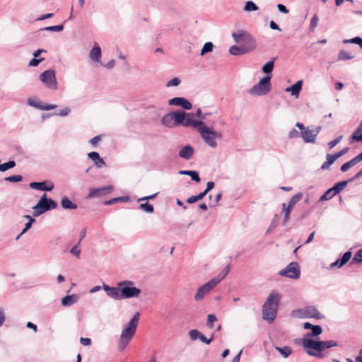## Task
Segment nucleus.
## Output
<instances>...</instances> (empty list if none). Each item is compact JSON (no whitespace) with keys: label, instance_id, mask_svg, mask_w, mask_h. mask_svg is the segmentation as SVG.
<instances>
[{"label":"nucleus","instance_id":"obj_1","mask_svg":"<svg viewBox=\"0 0 362 362\" xmlns=\"http://www.w3.org/2000/svg\"><path fill=\"white\" fill-rule=\"evenodd\" d=\"M281 296L275 291H272L267 297L262 306V317L268 322L274 320L277 315L278 306Z\"/></svg>","mask_w":362,"mask_h":362},{"label":"nucleus","instance_id":"obj_2","mask_svg":"<svg viewBox=\"0 0 362 362\" xmlns=\"http://www.w3.org/2000/svg\"><path fill=\"white\" fill-rule=\"evenodd\" d=\"M139 313L136 312L131 320L123 329L118 343V349L120 351L124 350L129 342L133 338L139 320Z\"/></svg>","mask_w":362,"mask_h":362},{"label":"nucleus","instance_id":"obj_3","mask_svg":"<svg viewBox=\"0 0 362 362\" xmlns=\"http://www.w3.org/2000/svg\"><path fill=\"white\" fill-rule=\"evenodd\" d=\"M198 132L204 142L211 148L217 146L216 139H221V132H216L212 127H207L205 124L198 128Z\"/></svg>","mask_w":362,"mask_h":362},{"label":"nucleus","instance_id":"obj_4","mask_svg":"<svg viewBox=\"0 0 362 362\" xmlns=\"http://www.w3.org/2000/svg\"><path fill=\"white\" fill-rule=\"evenodd\" d=\"M57 207V203L51 198L47 197L44 194L38 201L37 204L33 207V216L37 217L47 211L54 209Z\"/></svg>","mask_w":362,"mask_h":362},{"label":"nucleus","instance_id":"obj_5","mask_svg":"<svg viewBox=\"0 0 362 362\" xmlns=\"http://www.w3.org/2000/svg\"><path fill=\"white\" fill-rule=\"evenodd\" d=\"M303 346L306 349H312L320 352L325 349L337 346V342L334 340L316 341L311 339L303 337Z\"/></svg>","mask_w":362,"mask_h":362},{"label":"nucleus","instance_id":"obj_6","mask_svg":"<svg viewBox=\"0 0 362 362\" xmlns=\"http://www.w3.org/2000/svg\"><path fill=\"white\" fill-rule=\"evenodd\" d=\"M134 285V283L132 281H122L117 283V286L121 288L122 299L135 298L139 296L141 289Z\"/></svg>","mask_w":362,"mask_h":362},{"label":"nucleus","instance_id":"obj_7","mask_svg":"<svg viewBox=\"0 0 362 362\" xmlns=\"http://www.w3.org/2000/svg\"><path fill=\"white\" fill-rule=\"evenodd\" d=\"M271 78L272 75H266L249 90V93L253 95H264L268 93L272 88Z\"/></svg>","mask_w":362,"mask_h":362},{"label":"nucleus","instance_id":"obj_8","mask_svg":"<svg viewBox=\"0 0 362 362\" xmlns=\"http://www.w3.org/2000/svg\"><path fill=\"white\" fill-rule=\"evenodd\" d=\"M40 81L45 86L52 90H56L58 88V83L56 78L55 71L48 69L40 74L39 76Z\"/></svg>","mask_w":362,"mask_h":362},{"label":"nucleus","instance_id":"obj_9","mask_svg":"<svg viewBox=\"0 0 362 362\" xmlns=\"http://www.w3.org/2000/svg\"><path fill=\"white\" fill-rule=\"evenodd\" d=\"M302 198V194L298 193L293 195L289 200L288 206L282 204V213L284 214L283 226H285L290 218V214L297 202Z\"/></svg>","mask_w":362,"mask_h":362},{"label":"nucleus","instance_id":"obj_10","mask_svg":"<svg viewBox=\"0 0 362 362\" xmlns=\"http://www.w3.org/2000/svg\"><path fill=\"white\" fill-rule=\"evenodd\" d=\"M300 274V267L296 262H291L286 267V268L279 272V275L293 279L299 278Z\"/></svg>","mask_w":362,"mask_h":362},{"label":"nucleus","instance_id":"obj_11","mask_svg":"<svg viewBox=\"0 0 362 362\" xmlns=\"http://www.w3.org/2000/svg\"><path fill=\"white\" fill-rule=\"evenodd\" d=\"M218 284V279L214 280L211 279L208 282L204 284L203 286L199 287L197 293L194 295V300L196 301H199L204 298V297L208 294L214 288H215Z\"/></svg>","mask_w":362,"mask_h":362},{"label":"nucleus","instance_id":"obj_12","mask_svg":"<svg viewBox=\"0 0 362 362\" xmlns=\"http://www.w3.org/2000/svg\"><path fill=\"white\" fill-rule=\"evenodd\" d=\"M298 317L302 318H316L322 319L323 316L317 310L315 306H307L301 310H298Z\"/></svg>","mask_w":362,"mask_h":362},{"label":"nucleus","instance_id":"obj_13","mask_svg":"<svg viewBox=\"0 0 362 362\" xmlns=\"http://www.w3.org/2000/svg\"><path fill=\"white\" fill-rule=\"evenodd\" d=\"M113 190L112 185L105 186L99 188H92L89 190V193L87 195L88 199L94 197H100L104 195L110 194Z\"/></svg>","mask_w":362,"mask_h":362},{"label":"nucleus","instance_id":"obj_14","mask_svg":"<svg viewBox=\"0 0 362 362\" xmlns=\"http://www.w3.org/2000/svg\"><path fill=\"white\" fill-rule=\"evenodd\" d=\"M28 104L31 106L36 107L42 110H51L57 108V105L51 104H42L40 101L35 100V98H30L27 100Z\"/></svg>","mask_w":362,"mask_h":362},{"label":"nucleus","instance_id":"obj_15","mask_svg":"<svg viewBox=\"0 0 362 362\" xmlns=\"http://www.w3.org/2000/svg\"><path fill=\"white\" fill-rule=\"evenodd\" d=\"M168 105L180 106L185 110H191L192 105L191 103L182 97H175L168 100Z\"/></svg>","mask_w":362,"mask_h":362},{"label":"nucleus","instance_id":"obj_16","mask_svg":"<svg viewBox=\"0 0 362 362\" xmlns=\"http://www.w3.org/2000/svg\"><path fill=\"white\" fill-rule=\"evenodd\" d=\"M103 288L110 298L115 300L122 299L121 288L118 286L117 287H110L108 285L103 284Z\"/></svg>","mask_w":362,"mask_h":362},{"label":"nucleus","instance_id":"obj_17","mask_svg":"<svg viewBox=\"0 0 362 362\" xmlns=\"http://www.w3.org/2000/svg\"><path fill=\"white\" fill-rule=\"evenodd\" d=\"M247 53L250 52L256 49V42L255 38L247 33L243 39V45H241Z\"/></svg>","mask_w":362,"mask_h":362},{"label":"nucleus","instance_id":"obj_18","mask_svg":"<svg viewBox=\"0 0 362 362\" xmlns=\"http://www.w3.org/2000/svg\"><path fill=\"white\" fill-rule=\"evenodd\" d=\"M204 124V123L202 120L195 119V115L194 113H187L185 127H192L198 129L199 127Z\"/></svg>","mask_w":362,"mask_h":362},{"label":"nucleus","instance_id":"obj_19","mask_svg":"<svg viewBox=\"0 0 362 362\" xmlns=\"http://www.w3.org/2000/svg\"><path fill=\"white\" fill-rule=\"evenodd\" d=\"M31 189L41 190V191H51L54 189V184L50 183L47 185V181L44 182H33L29 184Z\"/></svg>","mask_w":362,"mask_h":362},{"label":"nucleus","instance_id":"obj_20","mask_svg":"<svg viewBox=\"0 0 362 362\" xmlns=\"http://www.w3.org/2000/svg\"><path fill=\"white\" fill-rule=\"evenodd\" d=\"M172 112L174 119V126L177 127L182 124L185 127L187 112L182 110L174 111Z\"/></svg>","mask_w":362,"mask_h":362},{"label":"nucleus","instance_id":"obj_21","mask_svg":"<svg viewBox=\"0 0 362 362\" xmlns=\"http://www.w3.org/2000/svg\"><path fill=\"white\" fill-rule=\"evenodd\" d=\"M194 152V148L190 145H186L179 151L178 156L180 158L188 160L192 158Z\"/></svg>","mask_w":362,"mask_h":362},{"label":"nucleus","instance_id":"obj_22","mask_svg":"<svg viewBox=\"0 0 362 362\" xmlns=\"http://www.w3.org/2000/svg\"><path fill=\"white\" fill-rule=\"evenodd\" d=\"M88 156L90 159H91L94 162L95 165L98 168H103L106 165L105 162L103 160V158H101L100 157V155L98 152H96V151L90 152L88 153Z\"/></svg>","mask_w":362,"mask_h":362},{"label":"nucleus","instance_id":"obj_23","mask_svg":"<svg viewBox=\"0 0 362 362\" xmlns=\"http://www.w3.org/2000/svg\"><path fill=\"white\" fill-rule=\"evenodd\" d=\"M78 300V296L75 294L67 295L62 299V305L68 307L74 305Z\"/></svg>","mask_w":362,"mask_h":362},{"label":"nucleus","instance_id":"obj_24","mask_svg":"<svg viewBox=\"0 0 362 362\" xmlns=\"http://www.w3.org/2000/svg\"><path fill=\"white\" fill-rule=\"evenodd\" d=\"M300 136L302 139H303L304 142L305 143H315V135L313 134L310 129L307 128L304 131H302L300 132Z\"/></svg>","mask_w":362,"mask_h":362},{"label":"nucleus","instance_id":"obj_25","mask_svg":"<svg viewBox=\"0 0 362 362\" xmlns=\"http://www.w3.org/2000/svg\"><path fill=\"white\" fill-rule=\"evenodd\" d=\"M302 84H303L302 81H298L296 83H294L291 86L287 88L286 89V91L291 92L293 95L298 98L299 95V93L302 88Z\"/></svg>","mask_w":362,"mask_h":362},{"label":"nucleus","instance_id":"obj_26","mask_svg":"<svg viewBox=\"0 0 362 362\" xmlns=\"http://www.w3.org/2000/svg\"><path fill=\"white\" fill-rule=\"evenodd\" d=\"M90 58L94 62H100L101 58V49L98 45H95L89 53Z\"/></svg>","mask_w":362,"mask_h":362},{"label":"nucleus","instance_id":"obj_27","mask_svg":"<svg viewBox=\"0 0 362 362\" xmlns=\"http://www.w3.org/2000/svg\"><path fill=\"white\" fill-rule=\"evenodd\" d=\"M161 122L167 127H175L173 112H171L165 115L161 119Z\"/></svg>","mask_w":362,"mask_h":362},{"label":"nucleus","instance_id":"obj_28","mask_svg":"<svg viewBox=\"0 0 362 362\" xmlns=\"http://www.w3.org/2000/svg\"><path fill=\"white\" fill-rule=\"evenodd\" d=\"M338 159L334 153H327L326 156V161L321 166L322 170H327L334 162Z\"/></svg>","mask_w":362,"mask_h":362},{"label":"nucleus","instance_id":"obj_29","mask_svg":"<svg viewBox=\"0 0 362 362\" xmlns=\"http://www.w3.org/2000/svg\"><path fill=\"white\" fill-rule=\"evenodd\" d=\"M247 34V33L244 30H239L237 32L233 33L232 37L236 43H243V39Z\"/></svg>","mask_w":362,"mask_h":362},{"label":"nucleus","instance_id":"obj_30","mask_svg":"<svg viewBox=\"0 0 362 362\" xmlns=\"http://www.w3.org/2000/svg\"><path fill=\"white\" fill-rule=\"evenodd\" d=\"M180 175H189V177H191L192 180L193 181H195L196 182H200V177L199 176V174L197 171L194 170H180L179 171Z\"/></svg>","mask_w":362,"mask_h":362},{"label":"nucleus","instance_id":"obj_31","mask_svg":"<svg viewBox=\"0 0 362 362\" xmlns=\"http://www.w3.org/2000/svg\"><path fill=\"white\" fill-rule=\"evenodd\" d=\"M354 141H362V121L361 122L358 128L354 131L352 136L350 139V142Z\"/></svg>","mask_w":362,"mask_h":362},{"label":"nucleus","instance_id":"obj_32","mask_svg":"<svg viewBox=\"0 0 362 362\" xmlns=\"http://www.w3.org/2000/svg\"><path fill=\"white\" fill-rule=\"evenodd\" d=\"M276 59V57L272 58L262 66V71L267 75H271L274 67V61Z\"/></svg>","mask_w":362,"mask_h":362},{"label":"nucleus","instance_id":"obj_33","mask_svg":"<svg viewBox=\"0 0 362 362\" xmlns=\"http://www.w3.org/2000/svg\"><path fill=\"white\" fill-rule=\"evenodd\" d=\"M229 52L230 54L234 55V56L245 54L247 53V52L245 51V49H244V47L242 45L231 46L229 49Z\"/></svg>","mask_w":362,"mask_h":362},{"label":"nucleus","instance_id":"obj_34","mask_svg":"<svg viewBox=\"0 0 362 362\" xmlns=\"http://www.w3.org/2000/svg\"><path fill=\"white\" fill-rule=\"evenodd\" d=\"M62 207L64 209H76L77 205L73 203L67 197H63L61 201Z\"/></svg>","mask_w":362,"mask_h":362},{"label":"nucleus","instance_id":"obj_35","mask_svg":"<svg viewBox=\"0 0 362 362\" xmlns=\"http://www.w3.org/2000/svg\"><path fill=\"white\" fill-rule=\"evenodd\" d=\"M311 329L312 332L307 333L304 337L310 339L312 337L318 336L322 332V329L320 325H314Z\"/></svg>","mask_w":362,"mask_h":362},{"label":"nucleus","instance_id":"obj_36","mask_svg":"<svg viewBox=\"0 0 362 362\" xmlns=\"http://www.w3.org/2000/svg\"><path fill=\"white\" fill-rule=\"evenodd\" d=\"M358 163V161L357 160L356 157H354V158H352L349 161L344 163L341 166V171L343 172V173L346 172L350 168L354 166Z\"/></svg>","mask_w":362,"mask_h":362},{"label":"nucleus","instance_id":"obj_37","mask_svg":"<svg viewBox=\"0 0 362 362\" xmlns=\"http://www.w3.org/2000/svg\"><path fill=\"white\" fill-rule=\"evenodd\" d=\"M350 182L351 181H349V180H344V181L336 183L332 187L333 191H335V193H337V194L339 193L347 186L348 183Z\"/></svg>","mask_w":362,"mask_h":362},{"label":"nucleus","instance_id":"obj_38","mask_svg":"<svg viewBox=\"0 0 362 362\" xmlns=\"http://www.w3.org/2000/svg\"><path fill=\"white\" fill-rule=\"evenodd\" d=\"M351 252L347 251L343 255L341 258L338 259L337 262L339 263V267H342L344 265H345L351 259Z\"/></svg>","mask_w":362,"mask_h":362},{"label":"nucleus","instance_id":"obj_39","mask_svg":"<svg viewBox=\"0 0 362 362\" xmlns=\"http://www.w3.org/2000/svg\"><path fill=\"white\" fill-rule=\"evenodd\" d=\"M337 193H335V191H333V188L331 187L329 189H327L320 198V201H327L331 199L334 196H335Z\"/></svg>","mask_w":362,"mask_h":362},{"label":"nucleus","instance_id":"obj_40","mask_svg":"<svg viewBox=\"0 0 362 362\" xmlns=\"http://www.w3.org/2000/svg\"><path fill=\"white\" fill-rule=\"evenodd\" d=\"M275 349L281 354L284 358H288L292 353V350L289 346L284 347L276 346Z\"/></svg>","mask_w":362,"mask_h":362},{"label":"nucleus","instance_id":"obj_41","mask_svg":"<svg viewBox=\"0 0 362 362\" xmlns=\"http://www.w3.org/2000/svg\"><path fill=\"white\" fill-rule=\"evenodd\" d=\"M15 166L16 162L14 160H9L8 162L0 164V172H5Z\"/></svg>","mask_w":362,"mask_h":362},{"label":"nucleus","instance_id":"obj_42","mask_svg":"<svg viewBox=\"0 0 362 362\" xmlns=\"http://www.w3.org/2000/svg\"><path fill=\"white\" fill-rule=\"evenodd\" d=\"M258 10V6L252 1L246 2L244 11L247 12L255 11Z\"/></svg>","mask_w":362,"mask_h":362},{"label":"nucleus","instance_id":"obj_43","mask_svg":"<svg viewBox=\"0 0 362 362\" xmlns=\"http://www.w3.org/2000/svg\"><path fill=\"white\" fill-rule=\"evenodd\" d=\"M354 58L353 55H351L345 50H340L338 54V60H348V59H352Z\"/></svg>","mask_w":362,"mask_h":362},{"label":"nucleus","instance_id":"obj_44","mask_svg":"<svg viewBox=\"0 0 362 362\" xmlns=\"http://www.w3.org/2000/svg\"><path fill=\"white\" fill-rule=\"evenodd\" d=\"M139 209L143 210L144 211H145L146 213H149V214L153 213V210H154L153 205H151V204H149L148 202L141 204L139 205Z\"/></svg>","mask_w":362,"mask_h":362},{"label":"nucleus","instance_id":"obj_45","mask_svg":"<svg viewBox=\"0 0 362 362\" xmlns=\"http://www.w3.org/2000/svg\"><path fill=\"white\" fill-rule=\"evenodd\" d=\"M214 45L211 42H206L201 51V55L203 56L206 53L210 52L213 50Z\"/></svg>","mask_w":362,"mask_h":362},{"label":"nucleus","instance_id":"obj_46","mask_svg":"<svg viewBox=\"0 0 362 362\" xmlns=\"http://www.w3.org/2000/svg\"><path fill=\"white\" fill-rule=\"evenodd\" d=\"M202 335V333H201L197 329H192L189 332V337L191 340H197L200 339L201 336Z\"/></svg>","mask_w":362,"mask_h":362},{"label":"nucleus","instance_id":"obj_47","mask_svg":"<svg viewBox=\"0 0 362 362\" xmlns=\"http://www.w3.org/2000/svg\"><path fill=\"white\" fill-rule=\"evenodd\" d=\"M344 44L354 43L358 45L362 48V38L361 37H355L351 39L344 40Z\"/></svg>","mask_w":362,"mask_h":362},{"label":"nucleus","instance_id":"obj_48","mask_svg":"<svg viewBox=\"0 0 362 362\" xmlns=\"http://www.w3.org/2000/svg\"><path fill=\"white\" fill-rule=\"evenodd\" d=\"M229 270H230V267H229V265H227L226 267V268L223 270V272L220 274H218L217 276L213 278V279L216 280V281H217V279H218V284H219L226 276Z\"/></svg>","mask_w":362,"mask_h":362},{"label":"nucleus","instance_id":"obj_49","mask_svg":"<svg viewBox=\"0 0 362 362\" xmlns=\"http://www.w3.org/2000/svg\"><path fill=\"white\" fill-rule=\"evenodd\" d=\"M63 29H64L63 25H57L45 27L42 30H47V31H52V32H60V31H62Z\"/></svg>","mask_w":362,"mask_h":362},{"label":"nucleus","instance_id":"obj_50","mask_svg":"<svg viewBox=\"0 0 362 362\" xmlns=\"http://www.w3.org/2000/svg\"><path fill=\"white\" fill-rule=\"evenodd\" d=\"M22 176L20 175H12L9 177H6L4 178L6 181L11 182H18L22 181Z\"/></svg>","mask_w":362,"mask_h":362},{"label":"nucleus","instance_id":"obj_51","mask_svg":"<svg viewBox=\"0 0 362 362\" xmlns=\"http://www.w3.org/2000/svg\"><path fill=\"white\" fill-rule=\"evenodd\" d=\"M217 321V318L214 314H209L207 316V326L209 328L213 327V323Z\"/></svg>","mask_w":362,"mask_h":362},{"label":"nucleus","instance_id":"obj_52","mask_svg":"<svg viewBox=\"0 0 362 362\" xmlns=\"http://www.w3.org/2000/svg\"><path fill=\"white\" fill-rule=\"evenodd\" d=\"M319 18L317 14H315L313 18H311L310 23V28L312 31L315 30V28L317 27L318 24Z\"/></svg>","mask_w":362,"mask_h":362},{"label":"nucleus","instance_id":"obj_53","mask_svg":"<svg viewBox=\"0 0 362 362\" xmlns=\"http://www.w3.org/2000/svg\"><path fill=\"white\" fill-rule=\"evenodd\" d=\"M352 263L362 262V249H360L354 255Z\"/></svg>","mask_w":362,"mask_h":362},{"label":"nucleus","instance_id":"obj_54","mask_svg":"<svg viewBox=\"0 0 362 362\" xmlns=\"http://www.w3.org/2000/svg\"><path fill=\"white\" fill-rule=\"evenodd\" d=\"M181 83V81L178 78H173L166 83V87L177 86Z\"/></svg>","mask_w":362,"mask_h":362},{"label":"nucleus","instance_id":"obj_55","mask_svg":"<svg viewBox=\"0 0 362 362\" xmlns=\"http://www.w3.org/2000/svg\"><path fill=\"white\" fill-rule=\"evenodd\" d=\"M71 112V110L69 107H64L62 110H60L57 113H54V115L60 116V117H65L69 114Z\"/></svg>","mask_w":362,"mask_h":362},{"label":"nucleus","instance_id":"obj_56","mask_svg":"<svg viewBox=\"0 0 362 362\" xmlns=\"http://www.w3.org/2000/svg\"><path fill=\"white\" fill-rule=\"evenodd\" d=\"M342 138H343V136L341 135V136H339L335 139L329 141L328 143V146H329V149L333 148L337 144H339L341 141V140L342 139Z\"/></svg>","mask_w":362,"mask_h":362},{"label":"nucleus","instance_id":"obj_57","mask_svg":"<svg viewBox=\"0 0 362 362\" xmlns=\"http://www.w3.org/2000/svg\"><path fill=\"white\" fill-rule=\"evenodd\" d=\"M78 243L74 246L71 250H70V252L76 256V257L79 258L80 257V255H81V250L78 248Z\"/></svg>","mask_w":362,"mask_h":362},{"label":"nucleus","instance_id":"obj_58","mask_svg":"<svg viewBox=\"0 0 362 362\" xmlns=\"http://www.w3.org/2000/svg\"><path fill=\"white\" fill-rule=\"evenodd\" d=\"M43 60H44V58L37 59L36 57H34L33 59H32L30 61L28 66H37L40 64V62H41Z\"/></svg>","mask_w":362,"mask_h":362},{"label":"nucleus","instance_id":"obj_59","mask_svg":"<svg viewBox=\"0 0 362 362\" xmlns=\"http://www.w3.org/2000/svg\"><path fill=\"white\" fill-rule=\"evenodd\" d=\"M195 117H201L202 120L206 119L207 117L211 115V113H204L202 115V110L199 108L197 110L196 113L194 114Z\"/></svg>","mask_w":362,"mask_h":362},{"label":"nucleus","instance_id":"obj_60","mask_svg":"<svg viewBox=\"0 0 362 362\" xmlns=\"http://www.w3.org/2000/svg\"><path fill=\"white\" fill-rule=\"evenodd\" d=\"M35 221V218H30V221H28V223H25V228L21 231V234H24L28 230H29L31 228L32 224Z\"/></svg>","mask_w":362,"mask_h":362},{"label":"nucleus","instance_id":"obj_61","mask_svg":"<svg viewBox=\"0 0 362 362\" xmlns=\"http://www.w3.org/2000/svg\"><path fill=\"white\" fill-rule=\"evenodd\" d=\"M214 339V335L212 334L211 338L207 339L203 334L201 336L200 341L203 343H205L206 344H209Z\"/></svg>","mask_w":362,"mask_h":362},{"label":"nucleus","instance_id":"obj_62","mask_svg":"<svg viewBox=\"0 0 362 362\" xmlns=\"http://www.w3.org/2000/svg\"><path fill=\"white\" fill-rule=\"evenodd\" d=\"M6 320V315L4 308H0V327L2 326Z\"/></svg>","mask_w":362,"mask_h":362},{"label":"nucleus","instance_id":"obj_63","mask_svg":"<svg viewBox=\"0 0 362 362\" xmlns=\"http://www.w3.org/2000/svg\"><path fill=\"white\" fill-rule=\"evenodd\" d=\"M277 8L281 13H283L285 14H287L289 12L288 10L286 8V7L281 4H279L277 5Z\"/></svg>","mask_w":362,"mask_h":362},{"label":"nucleus","instance_id":"obj_64","mask_svg":"<svg viewBox=\"0 0 362 362\" xmlns=\"http://www.w3.org/2000/svg\"><path fill=\"white\" fill-rule=\"evenodd\" d=\"M298 136H299V132L295 129H291L288 133V137L290 139H293V138L298 137Z\"/></svg>","mask_w":362,"mask_h":362}]
</instances>
